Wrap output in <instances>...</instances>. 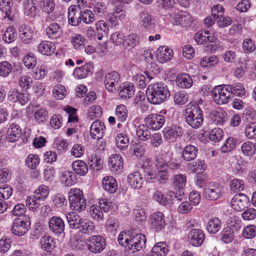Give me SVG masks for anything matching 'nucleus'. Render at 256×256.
Listing matches in <instances>:
<instances>
[{
  "mask_svg": "<svg viewBox=\"0 0 256 256\" xmlns=\"http://www.w3.org/2000/svg\"><path fill=\"white\" fill-rule=\"evenodd\" d=\"M170 96L167 86L162 82L150 84L148 88V100L154 104H159L166 101Z\"/></svg>",
  "mask_w": 256,
  "mask_h": 256,
  "instance_id": "f257e3e1",
  "label": "nucleus"
},
{
  "mask_svg": "<svg viewBox=\"0 0 256 256\" xmlns=\"http://www.w3.org/2000/svg\"><path fill=\"white\" fill-rule=\"evenodd\" d=\"M185 120L188 124L194 128H198L204 122L202 112L197 104H188L185 110Z\"/></svg>",
  "mask_w": 256,
  "mask_h": 256,
  "instance_id": "f03ea898",
  "label": "nucleus"
},
{
  "mask_svg": "<svg viewBox=\"0 0 256 256\" xmlns=\"http://www.w3.org/2000/svg\"><path fill=\"white\" fill-rule=\"evenodd\" d=\"M68 198L71 210L80 212L86 208V200L81 190L71 188L68 192Z\"/></svg>",
  "mask_w": 256,
  "mask_h": 256,
  "instance_id": "7ed1b4c3",
  "label": "nucleus"
},
{
  "mask_svg": "<svg viewBox=\"0 0 256 256\" xmlns=\"http://www.w3.org/2000/svg\"><path fill=\"white\" fill-rule=\"evenodd\" d=\"M212 96L213 100L218 104H227L232 98L228 84L215 86L212 91Z\"/></svg>",
  "mask_w": 256,
  "mask_h": 256,
  "instance_id": "20e7f679",
  "label": "nucleus"
},
{
  "mask_svg": "<svg viewBox=\"0 0 256 256\" xmlns=\"http://www.w3.org/2000/svg\"><path fill=\"white\" fill-rule=\"evenodd\" d=\"M170 20L174 25L188 27L194 22V18L186 12L176 10L170 14Z\"/></svg>",
  "mask_w": 256,
  "mask_h": 256,
  "instance_id": "39448f33",
  "label": "nucleus"
},
{
  "mask_svg": "<svg viewBox=\"0 0 256 256\" xmlns=\"http://www.w3.org/2000/svg\"><path fill=\"white\" fill-rule=\"evenodd\" d=\"M87 248L94 254H99L104 250L106 246V240L101 236L96 235L89 237L86 240Z\"/></svg>",
  "mask_w": 256,
  "mask_h": 256,
  "instance_id": "423d86ee",
  "label": "nucleus"
},
{
  "mask_svg": "<svg viewBox=\"0 0 256 256\" xmlns=\"http://www.w3.org/2000/svg\"><path fill=\"white\" fill-rule=\"evenodd\" d=\"M146 241L145 236L142 234H137L133 236L132 235L127 256H134L136 252L146 246Z\"/></svg>",
  "mask_w": 256,
  "mask_h": 256,
  "instance_id": "0eeeda50",
  "label": "nucleus"
},
{
  "mask_svg": "<svg viewBox=\"0 0 256 256\" xmlns=\"http://www.w3.org/2000/svg\"><path fill=\"white\" fill-rule=\"evenodd\" d=\"M222 187L218 183L210 182L205 186L204 195L210 200H216L222 194Z\"/></svg>",
  "mask_w": 256,
  "mask_h": 256,
  "instance_id": "6e6552de",
  "label": "nucleus"
},
{
  "mask_svg": "<svg viewBox=\"0 0 256 256\" xmlns=\"http://www.w3.org/2000/svg\"><path fill=\"white\" fill-rule=\"evenodd\" d=\"M99 206L96 204L92 206L90 208V213L92 218L95 220L102 219L103 216L102 212H108L110 208V204L106 199L102 198L100 200Z\"/></svg>",
  "mask_w": 256,
  "mask_h": 256,
  "instance_id": "1a4fd4ad",
  "label": "nucleus"
},
{
  "mask_svg": "<svg viewBox=\"0 0 256 256\" xmlns=\"http://www.w3.org/2000/svg\"><path fill=\"white\" fill-rule=\"evenodd\" d=\"M165 122L164 116L156 113L150 114L144 118L145 123L154 130H158L161 128Z\"/></svg>",
  "mask_w": 256,
  "mask_h": 256,
  "instance_id": "9d476101",
  "label": "nucleus"
},
{
  "mask_svg": "<svg viewBox=\"0 0 256 256\" xmlns=\"http://www.w3.org/2000/svg\"><path fill=\"white\" fill-rule=\"evenodd\" d=\"M156 166L158 170V180L160 183H165L168 178L169 167L168 163L162 158L156 160Z\"/></svg>",
  "mask_w": 256,
  "mask_h": 256,
  "instance_id": "9b49d317",
  "label": "nucleus"
},
{
  "mask_svg": "<svg viewBox=\"0 0 256 256\" xmlns=\"http://www.w3.org/2000/svg\"><path fill=\"white\" fill-rule=\"evenodd\" d=\"M104 82L106 89L109 92H113L120 82V76L116 71L107 73L104 76Z\"/></svg>",
  "mask_w": 256,
  "mask_h": 256,
  "instance_id": "f8f14e48",
  "label": "nucleus"
},
{
  "mask_svg": "<svg viewBox=\"0 0 256 256\" xmlns=\"http://www.w3.org/2000/svg\"><path fill=\"white\" fill-rule=\"evenodd\" d=\"M250 199L244 194H240L235 195L231 200L230 205L232 208L238 212H242L248 206Z\"/></svg>",
  "mask_w": 256,
  "mask_h": 256,
  "instance_id": "ddd939ff",
  "label": "nucleus"
},
{
  "mask_svg": "<svg viewBox=\"0 0 256 256\" xmlns=\"http://www.w3.org/2000/svg\"><path fill=\"white\" fill-rule=\"evenodd\" d=\"M138 24L140 28L146 30L152 29L154 26V19L152 16L147 11L144 10L138 15Z\"/></svg>",
  "mask_w": 256,
  "mask_h": 256,
  "instance_id": "4468645a",
  "label": "nucleus"
},
{
  "mask_svg": "<svg viewBox=\"0 0 256 256\" xmlns=\"http://www.w3.org/2000/svg\"><path fill=\"white\" fill-rule=\"evenodd\" d=\"M8 98L12 102H18L22 106H24L28 102L30 96V94L26 92L24 93L14 88L9 91Z\"/></svg>",
  "mask_w": 256,
  "mask_h": 256,
  "instance_id": "2eb2a0df",
  "label": "nucleus"
},
{
  "mask_svg": "<svg viewBox=\"0 0 256 256\" xmlns=\"http://www.w3.org/2000/svg\"><path fill=\"white\" fill-rule=\"evenodd\" d=\"M26 210V208L24 204H18L14 206L12 210V213L13 215L18 216V222H16V224H18V222L20 223V224H30L32 218L24 214Z\"/></svg>",
  "mask_w": 256,
  "mask_h": 256,
  "instance_id": "dca6fc26",
  "label": "nucleus"
},
{
  "mask_svg": "<svg viewBox=\"0 0 256 256\" xmlns=\"http://www.w3.org/2000/svg\"><path fill=\"white\" fill-rule=\"evenodd\" d=\"M204 238V234L200 229H192L188 234V240L190 244L196 247L202 246Z\"/></svg>",
  "mask_w": 256,
  "mask_h": 256,
  "instance_id": "f3484780",
  "label": "nucleus"
},
{
  "mask_svg": "<svg viewBox=\"0 0 256 256\" xmlns=\"http://www.w3.org/2000/svg\"><path fill=\"white\" fill-rule=\"evenodd\" d=\"M164 138L171 141H175L177 138H180L182 134L183 130L181 127L176 126H166L162 130Z\"/></svg>",
  "mask_w": 256,
  "mask_h": 256,
  "instance_id": "a211bd4d",
  "label": "nucleus"
},
{
  "mask_svg": "<svg viewBox=\"0 0 256 256\" xmlns=\"http://www.w3.org/2000/svg\"><path fill=\"white\" fill-rule=\"evenodd\" d=\"M34 30L32 26L22 24L18 28L19 38L25 44H30L33 39Z\"/></svg>",
  "mask_w": 256,
  "mask_h": 256,
  "instance_id": "6ab92c4d",
  "label": "nucleus"
},
{
  "mask_svg": "<svg viewBox=\"0 0 256 256\" xmlns=\"http://www.w3.org/2000/svg\"><path fill=\"white\" fill-rule=\"evenodd\" d=\"M173 57L172 50L167 46H160L156 51V58L160 63H165L171 60Z\"/></svg>",
  "mask_w": 256,
  "mask_h": 256,
  "instance_id": "aec40b11",
  "label": "nucleus"
},
{
  "mask_svg": "<svg viewBox=\"0 0 256 256\" xmlns=\"http://www.w3.org/2000/svg\"><path fill=\"white\" fill-rule=\"evenodd\" d=\"M216 39L214 34L208 30L198 31L194 36V40L198 44L213 42Z\"/></svg>",
  "mask_w": 256,
  "mask_h": 256,
  "instance_id": "412c9836",
  "label": "nucleus"
},
{
  "mask_svg": "<svg viewBox=\"0 0 256 256\" xmlns=\"http://www.w3.org/2000/svg\"><path fill=\"white\" fill-rule=\"evenodd\" d=\"M22 134V130L20 126L18 124H12L10 125L6 132V141L14 142L20 138Z\"/></svg>",
  "mask_w": 256,
  "mask_h": 256,
  "instance_id": "4be33fe9",
  "label": "nucleus"
},
{
  "mask_svg": "<svg viewBox=\"0 0 256 256\" xmlns=\"http://www.w3.org/2000/svg\"><path fill=\"white\" fill-rule=\"evenodd\" d=\"M247 166L248 162L242 157H234L231 159L230 168L234 174H242Z\"/></svg>",
  "mask_w": 256,
  "mask_h": 256,
  "instance_id": "5701e85b",
  "label": "nucleus"
},
{
  "mask_svg": "<svg viewBox=\"0 0 256 256\" xmlns=\"http://www.w3.org/2000/svg\"><path fill=\"white\" fill-rule=\"evenodd\" d=\"M105 126L100 121L96 120L92 122L90 128V136L94 139L99 140L103 136Z\"/></svg>",
  "mask_w": 256,
  "mask_h": 256,
  "instance_id": "b1692460",
  "label": "nucleus"
},
{
  "mask_svg": "<svg viewBox=\"0 0 256 256\" xmlns=\"http://www.w3.org/2000/svg\"><path fill=\"white\" fill-rule=\"evenodd\" d=\"M108 166L112 172L120 173L123 169L122 158L118 154L111 156L108 159Z\"/></svg>",
  "mask_w": 256,
  "mask_h": 256,
  "instance_id": "393cba45",
  "label": "nucleus"
},
{
  "mask_svg": "<svg viewBox=\"0 0 256 256\" xmlns=\"http://www.w3.org/2000/svg\"><path fill=\"white\" fill-rule=\"evenodd\" d=\"M127 180L128 184L132 188L137 190L142 188L144 183L143 176L138 172H134L128 174Z\"/></svg>",
  "mask_w": 256,
  "mask_h": 256,
  "instance_id": "a878e982",
  "label": "nucleus"
},
{
  "mask_svg": "<svg viewBox=\"0 0 256 256\" xmlns=\"http://www.w3.org/2000/svg\"><path fill=\"white\" fill-rule=\"evenodd\" d=\"M23 8L24 14L28 17L34 18L38 12L36 2L34 0H24Z\"/></svg>",
  "mask_w": 256,
  "mask_h": 256,
  "instance_id": "bb28decb",
  "label": "nucleus"
},
{
  "mask_svg": "<svg viewBox=\"0 0 256 256\" xmlns=\"http://www.w3.org/2000/svg\"><path fill=\"white\" fill-rule=\"evenodd\" d=\"M56 46L52 42L44 40L41 42L38 46V50L42 55L51 56L56 50Z\"/></svg>",
  "mask_w": 256,
  "mask_h": 256,
  "instance_id": "cd10ccee",
  "label": "nucleus"
},
{
  "mask_svg": "<svg viewBox=\"0 0 256 256\" xmlns=\"http://www.w3.org/2000/svg\"><path fill=\"white\" fill-rule=\"evenodd\" d=\"M240 150L244 156L251 158L256 154V143L252 141L243 142L240 146Z\"/></svg>",
  "mask_w": 256,
  "mask_h": 256,
  "instance_id": "c85d7f7f",
  "label": "nucleus"
},
{
  "mask_svg": "<svg viewBox=\"0 0 256 256\" xmlns=\"http://www.w3.org/2000/svg\"><path fill=\"white\" fill-rule=\"evenodd\" d=\"M92 64L86 63L83 66L76 68L74 70L73 75L76 79L84 78L92 72Z\"/></svg>",
  "mask_w": 256,
  "mask_h": 256,
  "instance_id": "c756f323",
  "label": "nucleus"
},
{
  "mask_svg": "<svg viewBox=\"0 0 256 256\" xmlns=\"http://www.w3.org/2000/svg\"><path fill=\"white\" fill-rule=\"evenodd\" d=\"M210 118L216 124H222L226 120V113L221 108H218L212 111Z\"/></svg>",
  "mask_w": 256,
  "mask_h": 256,
  "instance_id": "7c9ffc66",
  "label": "nucleus"
},
{
  "mask_svg": "<svg viewBox=\"0 0 256 256\" xmlns=\"http://www.w3.org/2000/svg\"><path fill=\"white\" fill-rule=\"evenodd\" d=\"M176 82L179 87L182 88H188L193 84L192 77L186 73L178 74L176 76Z\"/></svg>",
  "mask_w": 256,
  "mask_h": 256,
  "instance_id": "2f4dec72",
  "label": "nucleus"
},
{
  "mask_svg": "<svg viewBox=\"0 0 256 256\" xmlns=\"http://www.w3.org/2000/svg\"><path fill=\"white\" fill-rule=\"evenodd\" d=\"M218 57L216 55L202 57L200 60V64L204 68H210L216 66L219 63Z\"/></svg>",
  "mask_w": 256,
  "mask_h": 256,
  "instance_id": "473e14b6",
  "label": "nucleus"
},
{
  "mask_svg": "<svg viewBox=\"0 0 256 256\" xmlns=\"http://www.w3.org/2000/svg\"><path fill=\"white\" fill-rule=\"evenodd\" d=\"M68 20L70 24L76 26L81 22L80 12L78 13L76 10V6H71L68 9Z\"/></svg>",
  "mask_w": 256,
  "mask_h": 256,
  "instance_id": "72a5a7b5",
  "label": "nucleus"
},
{
  "mask_svg": "<svg viewBox=\"0 0 256 256\" xmlns=\"http://www.w3.org/2000/svg\"><path fill=\"white\" fill-rule=\"evenodd\" d=\"M103 188L110 193L115 192L118 190V184L116 180L111 176H104L102 180Z\"/></svg>",
  "mask_w": 256,
  "mask_h": 256,
  "instance_id": "f704fd0d",
  "label": "nucleus"
},
{
  "mask_svg": "<svg viewBox=\"0 0 256 256\" xmlns=\"http://www.w3.org/2000/svg\"><path fill=\"white\" fill-rule=\"evenodd\" d=\"M46 34L49 38L54 40L62 36V30L58 24L52 23L46 28Z\"/></svg>",
  "mask_w": 256,
  "mask_h": 256,
  "instance_id": "c9c22d12",
  "label": "nucleus"
},
{
  "mask_svg": "<svg viewBox=\"0 0 256 256\" xmlns=\"http://www.w3.org/2000/svg\"><path fill=\"white\" fill-rule=\"evenodd\" d=\"M13 6L12 0H0V10L4 13L3 17L9 20H13L11 8Z\"/></svg>",
  "mask_w": 256,
  "mask_h": 256,
  "instance_id": "e433bc0d",
  "label": "nucleus"
},
{
  "mask_svg": "<svg viewBox=\"0 0 256 256\" xmlns=\"http://www.w3.org/2000/svg\"><path fill=\"white\" fill-rule=\"evenodd\" d=\"M134 93V88L130 82L124 83L119 89V96L122 98H130Z\"/></svg>",
  "mask_w": 256,
  "mask_h": 256,
  "instance_id": "4c0bfd02",
  "label": "nucleus"
},
{
  "mask_svg": "<svg viewBox=\"0 0 256 256\" xmlns=\"http://www.w3.org/2000/svg\"><path fill=\"white\" fill-rule=\"evenodd\" d=\"M198 154L197 148L192 144L186 146L182 152V156L186 161L193 160L196 156Z\"/></svg>",
  "mask_w": 256,
  "mask_h": 256,
  "instance_id": "58836bf2",
  "label": "nucleus"
},
{
  "mask_svg": "<svg viewBox=\"0 0 256 256\" xmlns=\"http://www.w3.org/2000/svg\"><path fill=\"white\" fill-rule=\"evenodd\" d=\"M42 248L47 252H51L55 248L56 242L54 239L50 236H43L40 239Z\"/></svg>",
  "mask_w": 256,
  "mask_h": 256,
  "instance_id": "ea45409f",
  "label": "nucleus"
},
{
  "mask_svg": "<svg viewBox=\"0 0 256 256\" xmlns=\"http://www.w3.org/2000/svg\"><path fill=\"white\" fill-rule=\"evenodd\" d=\"M72 168L76 174L80 176H85L88 172V166L83 160H76L72 165Z\"/></svg>",
  "mask_w": 256,
  "mask_h": 256,
  "instance_id": "a19ab883",
  "label": "nucleus"
},
{
  "mask_svg": "<svg viewBox=\"0 0 256 256\" xmlns=\"http://www.w3.org/2000/svg\"><path fill=\"white\" fill-rule=\"evenodd\" d=\"M174 194V192H170L168 196H166L162 192L157 190L153 193L152 198L159 204L166 206L168 200H172V197L173 196Z\"/></svg>",
  "mask_w": 256,
  "mask_h": 256,
  "instance_id": "79ce46f5",
  "label": "nucleus"
},
{
  "mask_svg": "<svg viewBox=\"0 0 256 256\" xmlns=\"http://www.w3.org/2000/svg\"><path fill=\"white\" fill-rule=\"evenodd\" d=\"M90 8L92 9V12L94 15L98 17L102 18L107 12L106 4L102 2H94L92 3V6Z\"/></svg>",
  "mask_w": 256,
  "mask_h": 256,
  "instance_id": "37998d69",
  "label": "nucleus"
},
{
  "mask_svg": "<svg viewBox=\"0 0 256 256\" xmlns=\"http://www.w3.org/2000/svg\"><path fill=\"white\" fill-rule=\"evenodd\" d=\"M136 134L138 138L142 140H146L150 137V127L146 124H140L136 129Z\"/></svg>",
  "mask_w": 256,
  "mask_h": 256,
  "instance_id": "c03bdc74",
  "label": "nucleus"
},
{
  "mask_svg": "<svg viewBox=\"0 0 256 256\" xmlns=\"http://www.w3.org/2000/svg\"><path fill=\"white\" fill-rule=\"evenodd\" d=\"M167 244L164 242L156 244L152 248V256H166L168 252Z\"/></svg>",
  "mask_w": 256,
  "mask_h": 256,
  "instance_id": "a18cd8bd",
  "label": "nucleus"
},
{
  "mask_svg": "<svg viewBox=\"0 0 256 256\" xmlns=\"http://www.w3.org/2000/svg\"><path fill=\"white\" fill-rule=\"evenodd\" d=\"M85 38L78 34H73L70 37V42L75 50H80L84 45Z\"/></svg>",
  "mask_w": 256,
  "mask_h": 256,
  "instance_id": "49530a36",
  "label": "nucleus"
},
{
  "mask_svg": "<svg viewBox=\"0 0 256 256\" xmlns=\"http://www.w3.org/2000/svg\"><path fill=\"white\" fill-rule=\"evenodd\" d=\"M132 232L128 231H122L118 235V240L120 245L126 248V254L128 255V247L130 245V240L132 237Z\"/></svg>",
  "mask_w": 256,
  "mask_h": 256,
  "instance_id": "de8ad7c7",
  "label": "nucleus"
},
{
  "mask_svg": "<svg viewBox=\"0 0 256 256\" xmlns=\"http://www.w3.org/2000/svg\"><path fill=\"white\" fill-rule=\"evenodd\" d=\"M76 180V176L72 171H64L62 174L61 180L66 186H69L74 184Z\"/></svg>",
  "mask_w": 256,
  "mask_h": 256,
  "instance_id": "09e8293b",
  "label": "nucleus"
},
{
  "mask_svg": "<svg viewBox=\"0 0 256 256\" xmlns=\"http://www.w3.org/2000/svg\"><path fill=\"white\" fill-rule=\"evenodd\" d=\"M237 140L232 137H228L224 142L220 148L222 153H226L231 152L236 146Z\"/></svg>",
  "mask_w": 256,
  "mask_h": 256,
  "instance_id": "8fccbe9b",
  "label": "nucleus"
},
{
  "mask_svg": "<svg viewBox=\"0 0 256 256\" xmlns=\"http://www.w3.org/2000/svg\"><path fill=\"white\" fill-rule=\"evenodd\" d=\"M67 94V92L64 86L58 84L54 86L52 90V96L59 100H63Z\"/></svg>",
  "mask_w": 256,
  "mask_h": 256,
  "instance_id": "3c124183",
  "label": "nucleus"
},
{
  "mask_svg": "<svg viewBox=\"0 0 256 256\" xmlns=\"http://www.w3.org/2000/svg\"><path fill=\"white\" fill-rule=\"evenodd\" d=\"M49 192V188L46 185L41 184L36 189L34 195L38 200H44L48 197Z\"/></svg>",
  "mask_w": 256,
  "mask_h": 256,
  "instance_id": "603ef678",
  "label": "nucleus"
},
{
  "mask_svg": "<svg viewBox=\"0 0 256 256\" xmlns=\"http://www.w3.org/2000/svg\"><path fill=\"white\" fill-rule=\"evenodd\" d=\"M16 31L12 26L6 28L2 36V40L5 43L10 44L14 42L16 38Z\"/></svg>",
  "mask_w": 256,
  "mask_h": 256,
  "instance_id": "864d4df0",
  "label": "nucleus"
},
{
  "mask_svg": "<svg viewBox=\"0 0 256 256\" xmlns=\"http://www.w3.org/2000/svg\"><path fill=\"white\" fill-rule=\"evenodd\" d=\"M231 93V96L235 95L238 96H242L246 94V90L241 83H234L228 84Z\"/></svg>",
  "mask_w": 256,
  "mask_h": 256,
  "instance_id": "5fc2aeb1",
  "label": "nucleus"
},
{
  "mask_svg": "<svg viewBox=\"0 0 256 256\" xmlns=\"http://www.w3.org/2000/svg\"><path fill=\"white\" fill-rule=\"evenodd\" d=\"M116 142L117 148L122 150H126L128 146L129 140L126 134L120 133L116 136Z\"/></svg>",
  "mask_w": 256,
  "mask_h": 256,
  "instance_id": "6e6d98bb",
  "label": "nucleus"
},
{
  "mask_svg": "<svg viewBox=\"0 0 256 256\" xmlns=\"http://www.w3.org/2000/svg\"><path fill=\"white\" fill-rule=\"evenodd\" d=\"M172 184L178 190L183 189L186 183V177L185 174H179L172 178Z\"/></svg>",
  "mask_w": 256,
  "mask_h": 256,
  "instance_id": "4d7b16f0",
  "label": "nucleus"
},
{
  "mask_svg": "<svg viewBox=\"0 0 256 256\" xmlns=\"http://www.w3.org/2000/svg\"><path fill=\"white\" fill-rule=\"evenodd\" d=\"M34 118L38 124L44 123L48 118V112L46 108H39L34 111Z\"/></svg>",
  "mask_w": 256,
  "mask_h": 256,
  "instance_id": "13d9d810",
  "label": "nucleus"
},
{
  "mask_svg": "<svg viewBox=\"0 0 256 256\" xmlns=\"http://www.w3.org/2000/svg\"><path fill=\"white\" fill-rule=\"evenodd\" d=\"M146 76L147 78L149 80H151L153 78V76L152 74H150L148 71L144 72V74L140 73L136 74L134 76V79L135 80L136 84H137L141 88H144L146 86Z\"/></svg>",
  "mask_w": 256,
  "mask_h": 256,
  "instance_id": "bf43d9fd",
  "label": "nucleus"
},
{
  "mask_svg": "<svg viewBox=\"0 0 256 256\" xmlns=\"http://www.w3.org/2000/svg\"><path fill=\"white\" fill-rule=\"evenodd\" d=\"M55 6L54 0H40V6L42 11L48 14L54 11Z\"/></svg>",
  "mask_w": 256,
  "mask_h": 256,
  "instance_id": "052dcab7",
  "label": "nucleus"
},
{
  "mask_svg": "<svg viewBox=\"0 0 256 256\" xmlns=\"http://www.w3.org/2000/svg\"><path fill=\"white\" fill-rule=\"evenodd\" d=\"M80 16L81 17V20L86 24H92L96 20L95 15L93 12L88 9L81 11Z\"/></svg>",
  "mask_w": 256,
  "mask_h": 256,
  "instance_id": "680f3d73",
  "label": "nucleus"
},
{
  "mask_svg": "<svg viewBox=\"0 0 256 256\" xmlns=\"http://www.w3.org/2000/svg\"><path fill=\"white\" fill-rule=\"evenodd\" d=\"M114 114L119 121L125 122L128 118L127 108L124 105L120 104L116 106Z\"/></svg>",
  "mask_w": 256,
  "mask_h": 256,
  "instance_id": "e2e57ef3",
  "label": "nucleus"
},
{
  "mask_svg": "<svg viewBox=\"0 0 256 256\" xmlns=\"http://www.w3.org/2000/svg\"><path fill=\"white\" fill-rule=\"evenodd\" d=\"M33 83L32 78L28 74L21 76L18 80V86L24 90L29 88Z\"/></svg>",
  "mask_w": 256,
  "mask_h": 256,
  "instance_id": "0e129e2a",
  "label": "nucleus"
},
{
  "mask_svg": "<svg viewBox=\"0 0 256 256\" xmlns=\"http://www.w3.org/2000/svg\"><path fill=\"white\" fill-rule=\"evenodd\" d=\"M244 134L245 136L249 139L252 140L256 138V122L250 123L246 125Z\"/></svg>",
  "mask_w": 256,
  "mask_h": 256,
  "instance_id": "69168bd1",
  "label": "nucleus"
},
{
  "mask_svg": "<svg viewBox=\"0 0 256 256\" xmlns=\"http://www.w3.org/2000/svg\"><path fill=\"white\" fill-rule=\"evenodd\" d=\"M208 132L210 140L214 142H220L224 136L222 130L219 128H215Z\"/></svg>",
  "mask_w": 256,
  "mask_h": 256,
  "instance_id": "338daca9",
  "label": "nucleus"
},
{
  "mask_svg": "<svg viewBox=\"0 0 256 256\" xmlns=\"http://www.w3.org/2000/svg\"><path fill=\"white\" fill-rule=\"evenodd\" d=\"M230 186L231 190L234 192H238L244 190V184L242 180L234 178L230 182Z\"/></svg>",
  "mask_w": 256,
  "mask_h": 256,
  "instance_id": "774afa93",
  "label": "nucleus"
}]
</instances>
